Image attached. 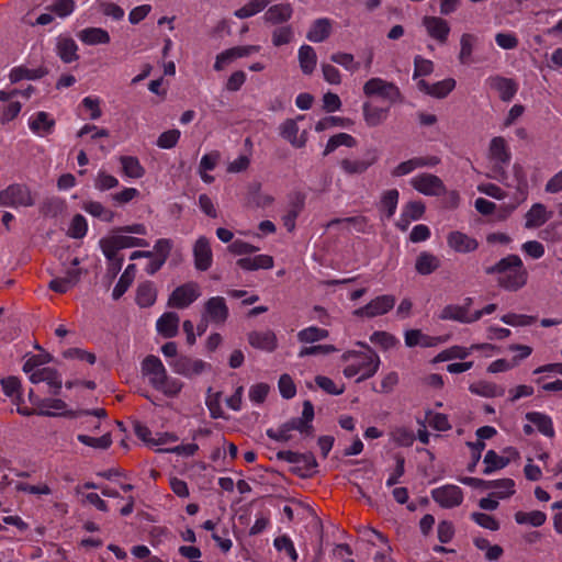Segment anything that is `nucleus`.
I'll list each match as a JSON object with an SVG mask.
<instances>
[{
  "label": "nucleus",
  "mask_w": 562,
  "mask_h": 562,
  "mask_svg": "<svg viewBox=\"0 0 562 562\" xmlns=\"http://www.w3.org/2000/svg\"><path fill=\"white\" fill-rule=\"evenodd\" d=\"M67 404L60 398H43L37 409V415L58 416L64 415Z\"/></svg>",
  "instance_id": "nucleus-46"
},
{
  "label": "nucleus",
  "mask_w": 562,
  "mask_h": 562,
  "mask_svg": "<svg viewBox=\"0 0 562 562\" xmlns=\"http://www.w3.org/2000/svg\"><path fill=\"white\" fill-rule=\"evenodd\" d=\"M357 145L356 138L347 133H338L334 136H331L325 146V149L323 151L324 156H327L335 151L340 146H346L348 148H352Z\"/></svg>",
  "instance_id": "nucleus-47"
},
{
  "label": "nucleus",
  "mask_w": 562,
  "mask_h": 562,
  "mask_svg": "<svg viewBox=\"0 0 562 562\" xmlns=\"http://www.w3.org/2000/svg\"><path fill=\"white\" fill-rule=\"evenodd\" d=\"M135 265H128L124 271V273L120 277L117 283L115 284L112 296L114 300H119L130 288L133 282V273L135 271Z\"/></svg>",
  "instance_id": "nucleus-54"
},
{
  "label": "nucleus",
  "mask_w": 562,
  "mask_h": 562,
  "mask_svg": "<svg viewBox=\"0 0 562 562\" xmlns=\"http://www.w3.org/2000/svg\"><path fill=\"white\" fill-rule=\"evenodd\" d=\"M85 419L81 425L91 432H97L101 428V419L106 417V412L103 408H97L93 411H86L82 413Z\"/></svg>",
  "instance_id": "nucleus-48"
},
{
  "label": "nucleus",
  "mask_w": 562,
  "mask_h": 562,
  "mask_svg": "<svg viewBox=\"0 0 562 562\" xmlns=\"http://www.w3.org/2000/svg\"><path fill=\"white\" fill-rule=\"evenodd\" d=\"M488 488L496 490L492 495L497 498H507L515 493V482L512 479H501L488 481Z\"/></svg>",
  "instance_id": "nucleus-51"
},
{
  "label": "nucleus",
  "mask_w": 562,
  "mask_h": 562,
  "mask_svg": "<svg viewBox=\"0 0 562 562\" xmlns=\"http://www.w3.org/2000/svg\"><path fill=\"white\" fill-rule=\"evenodd\" d=\"M439 318L441 321H454L462 324L473 323L472 314L468 313V306H461L458 304L446 305L441 310Z\"/></svg>",
  "instance_id": "nucleus-35"
},
{
  "label": "nucleus",
  "mask_w": 562,
  "mask_h": 562,
  "mask_svg": "<svg viewBox=\"0 0 562 562\" xmlns=\"http://www.w3.org/2000/svg\"><path fill=\"white\" fill-rule=\"evenodd\" d=\"M331 32V22L327 18H321L315 20L308 32L306 38L313 43H322L329 37Z\"/></svg>",
  "instance_id": "nucleus-37"
},
{
  "label": "nucleus",
  "mask_w": 562,
  "mask_h": 562,
  "mask_svg": "<svg viewBox=\"0 0 562 562\" xmlns=\"http://www.w3.org/2000/svg\"><path fill=\"white\" fill-rule=\"evenodd\" d=\"M487 159L492 165L490 177L503 181L506 177L505 168L512 160V151L504 137L495 136L490 140Z\"/></svg>",
  "instance_id": "nucleus-4"
},
{
  "label": "nucleus",
  "mask_w": 562,
  "mask_h": 562,
  "mask_svg": "<svg viewBox=\"0 0 562 562\" xmlns=\"http://www.w3.org/2000/svg\"><path fill=\"white\" fill-rule=\"evenodd\" d=\"M423 26L427 35L436 41L439 45H445L448 42L451 27L447 20L439 16L426 15L423 18Z\"/></svg>",
  "instance_id": "nucleus-15"
},
{
  "label": "nucleus",
  "mask_w": 562,
  "mask_h": 562,
  "mask_svg": "<svg viewBox=\"0 0 562 562\" xmlns=\"http://www.w3.org/2000/svg\"><path fill=\"white\" fill-rule=\"evenodd\" d=\"M405 345L409 348L420 347H435L441 344L443 340L440 337H434L423 334L419 329H409L404 335Z\"/></svg>",
  "instance_id": "nucleus-32"
},
{
  "label": "nucleus",
  "mask_w": 562,
  "mask_h": 562,
  "mask_svg": "<svg viewBox=\"0 0 562 562\" xmlns=\"http://www.w3.org/2000/svg\"><path fill=\"white\" fill-rule=\"evenodd\" d=\"M236 265L245 271H256L259 269H271L273 268V258L269 255H257L254 257H243L236 261Z\"/></svg>",
  "instance_id": "nucleus-31"
},
{
  "label": "nucleus",
  "mask_w": 562,
  "mask_h": 562,
  "mask_svg": "<svg viewBox=\"0 0 562 562\" xmlns=\"http://www.w3.org/2000/svg\"><path fill=\"white\" fill-rule=\"evenodd\" d=\"M78 45L75 40L66 34L56 37L55 52L65 64H71L79 59Z\"/></svg>",
  "instance_id": "nucleus-22"
},
{
  "label": "nucleus",
  "mask_w": 562,
  "mask_h": 562,
  "mask_svg": "<svg viewBox=\"0 0 562 562\" xmlns=\"http://www.w3.org/2000/svg\"><path fill=\"white\" fill-rule=\"evenodd\" d=\"M486 82L490 88L495 90L499 98L505 102L510 101L518 90V86L513 79L501 76L490 77Z\"/></svg>",
  "instance_id": "nucleus-24"
},
{
  "label": "nucleus",
  "mask_w": 562,
  "mask_h": 562,
  "mask_svg": "<svg viewBox=\"0 0 562 562\" xmlns=\"http://www.w3.org/2000/svg\"><path fill=\"white\" fill-rule=\"evenodd\" d=\"M157 300V289L150 281L143 282L138 285L136 292V303L140 307H149Z\"/></svg>",
  "instance_id": "nucleus-40"
},
{
  "label": "nucleus",
  "mask_w": 562,
  "mask_h": 562,
  "mask_svg": "<svg viewBox=\"0 0 562 562\" xmlns=\"http://www.w3.org/2000/svg\"><path fill=\"white\" fill-rule=\"evenodd\" d=\"M82 210L93 217H97L103 222L111 223L115 217V213L105 207L101 202L98 201H85L82 203Z\"/></svg>",
  "instance_id": "nucleus-41"
},
{
  "label": "nucleus",
  "mask_w": 562,
  "mask_h": 562,
  "mask_svg": "<svg viewBox=\"0 0 562 562\" xmlns=\"http://www.w3.org/2000/svg\"><path fill=\"white\" fill-rule=\"evenodd\" d=\"M78 441L83 443L85 446L91 447L93 449L105 450L112 445L111 434L108 431L99 438H94L88 435L80 434L77 436Z\"/></svg>",
  "instance_id": "nucleus-56"
},
{
  "label": "nucleus",
  "mask_w": 562,
  "mask_h": 562,
  "mask_svg": "<svg viewBox=\"0 0 562 562\" xmlns=\"http://www.w3.org/2000/svg\"><path fill=\"white\" fill-rule=\"evenodd\" d=\"M336 224L345 225L348 231H355L357 233H366L369 227L368 221L364 216L335 218L328 223V227Z\"/></svg>",
  "instance_id": "nucleus-49"
},
{
  "label": "nucleus",
  "mask_w": 562,
  "mask_h": 562,
  "mask_svg": "<svg viewBox=\"0 0 562 562\" xmlns=\"http://www.w3.org/2000/svg\"><path fill=\"white\" fill-rule=\"evenodd\" d=\"M119 160L122 171L127 178L139 179L145 175V168L140 165L137 157L121 156Z\"/></svg>",
  "instance_id": "nucleus-44"
},
{
  "label": "nucleus",
  "mask_w": 562,
  "mask_h": 562,
  "mask_svg": "<svg viewBox=\"0 0 562 562\" xmlns=\"http://www.w3.org/2000/svg\"><path fill=\"white\" fill-rule=\"evenodd\" d=\"M79 41L85 45H106L111 37L106 30L102 27H86L77 34Z\"/></svg>",
  "instance_id": "nucleus-29"
},
{
  "label": "nucleus",
  "mask_w": 562,
  "mask_h": 562,
  "mask_svg": "<svg viewBox=\"0 0 562 562\" xmlns=\"http://www.w3.org/2000/svg\"><path fill=\"white\" fill-rule=\"evenodd\" d=\"M299 126L294 120H286L280 127L281 136L295 147H302L304 142H297Z\"/></svg>",
  "instance_id": "nucleus-61"
},
{
  "label": "nucleus",
  "mask_w": 562,
  "mask_h": 562,
  "mask_svg": "<svg viewBox=\"0 0 562 562\" xmlns=\"http://www.w3.org/2000/svg\"><path fill=\"white\" fill-rule=\"evenodd\" d=\"M370 341L381 347L383 350L392 349L398 344L397 338L386 331H374L370 336Z\"/></svg>",
  "instance_id": "nucleus-63"
},
{
  "label": "nucleus",
  "mask_w": 562,
  "mask_h": 562,
  "mask_svg": "<svg viewBox=\"0 0 562 562\" xmlns=\"http://www.w3.org/2000/svg\"><path fill=\"white\" fill-rule=\"evenodd\" d=\"M479 42L476 35L472 33H463L460 37V52L458 59L462 65H470L473 63V52Z\"/></svg>",
  "instance_id": "nucleus-39"
},
{
  "label": "nucleus",
  "mask_w": 562,
  "mask_h": 562,
  "mask_svg": "<svg viewBox=\"0 0 562 562\" xmlns=\"http://www.w3.org/2000/svg\"><path fill=\"white\" fill-rule=\"evenodd\" d=\"M34 204V198L30 189L20 183H14L0 191V206L27 207Z\"/></svg>",
  "instance_id": "nucleus-6"
},
{
  "label": "nucleus",
  "mask_w": 562,
  "mask_h": 562,
  "mask_svg": "<svg viewBox=\"0 0 562 562\" xmlns=\"http://www.w3.org/2000/svg\"><path fill=\"white\" fill-rule=\"evenodd\" d=\"M469 391L477 396L492 398L505 394V387L488 381H477L469 386Z\"/></svg>",
  "instance_id": "nucleus-38"
},
{
  "label": "nucleus",
  "mask_w": 562,
  "mask_h": 562,
  "mask_svg": "<svg viewBox=\"0 0 562 562\" xmlns=\"http://www.w3.org/2000/svg\"><path fill=\"white\" fill-rule=\"evenodd\" d=\"M80 261L78 258H74L71 267L67 269L64 277L54 278L49 282V289L57 293H66L72 289L81 278V269L78 268Z\"/></svg>",
  "instance_id": "nucleus-17"
},
{
  "label": "nucleus",
  "mask_w": 562,
  "mask_h": 562,
  "mask_svg": "<svg viewBox=\"0 0 562 562\" xmlns=\"http://www.w3.org/2000/svg\"><path fill=\"white\" fill-rule=\"evenodd\" d=\"M378 161L375 150H368L366 157H346L339 161L341 171L347 176H359L364 173L372 165Z\"/></svg>",
  "instance_id": "nucleus-12"
},
{
  "label": "nucleus",
  "mask_w": 562,
  "mask_h": 562,
  "mask_svg": "<svg viewBox=\"0 0 562 562\" xmlns=\"http://www.w3.org/2000/svg\"><path fill=\"white\" fill-rule=\"evenodd\" d=\"M487 274H496L497 283L507 291L516 292L526 285L528 271L517 255H508L494 266L486 268Z\"/></svg>",
  "instance_id": "nucleus-2"
},
{
  "label": "nucleus",
  "mask_w": 562,
  "mask_h": 562,
  "mask_svg": "<svg viewBox=\"0 0 562 562\" xmlns=\"http://www.w3.org/2000/svg\"><path fill=\"white\" fill-rule=\"evenodd\" d=\"M168 364L176 374L182 375L187 379H192L212 369V366L209 362L184 355L169 360Z\"/></svg>",
  "instance_id": "nucleus-7"
},
{
  "label": "nucleus",
  "mask_w": 562,
  "mask_h": 562,
  "mask_svg": "<svg viewBox=\"0 0 562 562\" xmlns=\"http://www.w3.org/2000/svg\"><path fill=\"white\" fill-rule=\"evenodd\" d=\"M269 3L270 0H249L246 4L236 10L234 14L238 19H247L263 11Z\"/></svg>",
  "instance_id": "nucleus-52"
},
{
  "label": "nucleus",
  "mask_w": 562,
  "mask_h": 562,
  "mask_svg": "<svg viewBox=\"0 0 562 562\" xmlns=\"http://www.w3.org/2000/svg\"><path fill=\"white\" fill-rule=\"evenodd\" d=\"M553 213L548 211L544 204L535 203L525 214V228H538L549 221Z\"/></svg>",
  "instance_id": "nucleus-25"
},
{
  "label": "nucleus",
  "mask_w": 562,
  "mask_h": 562,
  "mask_svg": "<svg viewBox=\"0 0 562 562\" xmlns=\"http://www.w3.org/2000/svg\"><path fill=\"white\" fill-rule=\"evenodd\" d=\"M363 350H348L342 353L345 362L342 373L346 378H356V382H362L372 378L379 370L381 360L379 355L367 344L357 342Z\"/></svg>",
  "instance_id": "nucleus-1"
},
{
  "label": "nucleus",
  "mask_w": 562,
  "mask_h": 562,
  "mask_svg": "<svg viewBox=\"0 0 562 562\" xmlns=\"http://www.w3.org/2000/svg\"><path fill=\"white\" fill-rule=\"evenodd\" d=\"M515 520L519 525H531L533 527H540L546 522L547 515L540 510H532L529 513L517 512L515 514Z\"/></svg>",
  "instance_id": "nucleus-53"
},
{
  "label": "nucleus",
  "mask_w": 562,
  "mask_h": 562,
  "mask_svg": "<svg viewBox=\"0 0 562 562\" xmlns=\"http://www.w3.org/2000/svg\"><path fill=\"white\" fill-rule=\"evenodd\" d=\"M114 245L117 247L119 250L125 249V248H133V247H147L148 243L147 240L138 237H132L126 235H112L110 236Z\"/></svg>",
  "instance_id": "nucleus-59"
},
{
  "label": "nucleus",
  "mask_w": 562,
  "mask_h": 562,
  "mask_svg": "<svg viewBox=\"0 0 562 562\" xmlns=\"http://www.w3.org/2000/svg\"><path fill=\"white\" fill-rule=\"evenodd\" d=\"M48 11L55 13L60 19L70 16L76 10L75 0H56L54 3L46 8Z\"/></svg>",
  "instance_id": "nucleus-60"
},
{
  "label": "nucleus",
  "mask_w": 562,
  "mask_h": 562,
  "mask_svg": "<svg viewBox=\"0 0 562 562\" xmlns=\"http://www.w3.org/2000/svg\"><path fill=\"white\" fill-rule=\"evenodd\" d=\"M438 162L437 158H422V157H415L412 159H408L406 161H403L398 164L393 170L392 176L393 177H403L406 176L417 168H422L425 166H434Z\"/></svg>",
  "instance_id": "nucleus-36"
},
{
  "label": "nucleus",
  "mask_w": 562,
  "mask_h": 562,
  "mask_svg": "<svg viewBox=\"0 0 562 562\" xmlns=\"http://www.w3.org/2000/svg\"><path fill=\"white\" fill-rule=\"evenodd\" d=\"M411 186L425 195H440L446 192L442 180L431 173H420L411 179Z\"/></svg>",
  "instance_id": "nucleus-13"
},
{
  "label": "nucleus",
  "mask_w": 562,
  "mask_h": 562,
  "mask_svg": "<svg viewBox=\"0 0 562 562\" xmlns=\"http://www.w3.org/2000/svg\"><path fill=\"white\" fill-rule=\"evenodd\" d=\"M494 346L491 344H474L470 347L452 346L440 351L434 359V362H443L452 359L463 360L469 357L473 350H492Z\"/></svg>",
  "instance_id": "nucleus-19"
},
{
  "label": "nucleus",
  "mask_w": 562,
  "mask_h": 562,
  "mask_svg": "<svg viewBox=\"0 0 562 562\" xmlns=\"http://www.w3.org/2000/svg\"><path fill=\"white\" fill-rule=\"evenodd\" d=\"M44 75L41 69H29L26 67H14L10 70L9 79L12 83H16L23 79L34 80L42 78Z\"/></svg>",
  "instance_id": "nucleus-55"
},
{
  "label": "nucleus",
  "mask_w": 562,
  "mask_h": 562,
  "mask_svg": "<svg viewBox=\"0 0 562 562\" xmlns=\"http://www.w3.org/2000/svg\"><path fill=\"white\" fill-rule=\"evenodd\" d=\"M396 299L394 295L384 294L374 297L368 304L353 311V315L361 318H374L385 315L395 305Z\"/></svg>",
  "instance_id": "nucleus-9"
},
{
  "label": "nucleus",
  "mask_w": 562,
  "mask_h": 562,
  "mask_svg": "<svg viewBox=\"0 0 562 562\" xmlns=\"http://www.w3.org/2000/svg\"><path fill=\"white\" fill-rule=\"evenodd\" d=\"M273 546L279 552H285L292 562L297 561V552L294 548L292 539L289 536L282 535L277 537L273 541Z\"/></svg>",
  "instance_id": "nucleus-62"
},
{
  "label": "nucleus",
  "mask_w": 562,
  "mask_h": 562,
  "mask_svg": "<svg viewBox=\"0 0 562 562\" xmlns=\"http://www.w3.org/2000/svg\"><path fill=\"white\" fill-rule=\"evenodd\" d=\"M363 93L367 97H380L390 103L402 100L398 87L379 77L371 78L363 85Z\"/></svg>",
  "instance_id": "nucleus-5"
},
{
  "label": "nucleus",
  "mask_w": 562,
  "mask_h": 562,
  "mask_svg": "<svg viewBox=\"0 0 562 562\" xmlns=\"http://www.w3.org/2000/svg\"><path fill=\"white\" fill-rule=\"evenodd\" d=\"M328 331L324 328L310 326L297 333V339L301 342L311 344L327 338Z\"/></svg>",
  "instance_id": "nucleus-58"
},
{
  "label": "nucleus",
  "mask_w": 562,
  "mask_h": 562,
  "mask_svg": "<svg viewBox=\"0 0 562 562\" xmlns=\"http://www.w3.org/2000/svg\"><path fill=\"white\" fill-rule=\"evenodd\" d=\"M142 373L148 379L149 384L168 397L177 396L183 383L168 374L164 363L156 356H147L142 362Z\"/></svg>",
  "instance_id": "nucleus-3"
},
{
  "label": "nucleus",
  "mask_w": 562,
  "mask_h": 562,
  "mask_svg": "<svg viewBox=\"0 0 562 562\" xmlns=\"http://www.w3.org/2000/svg\"><path fill=\"white\" fill-rule=\"evenodd\" d=\"M525 418L536 426L538 431L548 438H553L555 436V430L553 426L552 418L541 412H528L525 415Z\"/></svg>",
  "instance_id": "nucleus-30"
},
{
  "label": "nucleus",
  "mask_w": 562,
  "mask_h": 562,
  "mask_svg": "<svg viewBox=\"0 0 562 562\" xmlns=\"http://www.w3.org/2000/svg\"><path fill=\"white\" fill-rule=\"evenodd\" d=\"M447 244L458 254L473 252L479 247V241L474 237H471L460 231L450 232L447 235Z\"/></svg>",
  "instance_id": "nucleus-21"
},
{
  "label": "nucleus",
  "mask_w": 562,
  "mask_h": 562,
  "mask_svg": "<svg viewBox=\"0 0 562 562\" xmlns=\"http://www.w3.org/2000/svg\"><path fill=\"white\" fill-rule=\"evenodd\" d=\"M474 546L485 553V559L488 561H497L504 553V550L498 544H491L485 538H475L473 540Z\"/></svg>",
  "instance_id": "nucleus-50"
},
{
  "label": "nucleus",
  "mask_w": 562,
  "mask_h": 562,
  "mask_svg": "<svg viewBox=\"0 0 562 562\" xmlns=\"http://www.w3.org/2000/svg\"><path fill=\"white\" fill-rule=\"evenodd\" d=\"M203 321L206 323L223 325L228 318V307L225 299L213 296L205 301L203 306Z\"/></svg>",
  "instance_id": "nucleus-11"
},
{
  "label": "nucleus",
  "mask_w": 562,
  "mask_h": 562,
  "mask_svg": "<svg viewBox=\"0 0 562 562\" xmlns=\"http://www.w3.org/2000/svg\"><path fill=\"white\" fill-rule=\"evenodd\" d=\"M3 393L12 400L15 405L23 403L21 381L16 376H8L1 380Z\"/></svg>",
  "instance_id": "nucleus-43"
},
{
  "label": "nucleus",
  "mask_w": 562,
  "mask_h": 562,
  "mask_svg": "<svg viewBox=\"0 0 562 562\" xmlns=\"http://www.w3.org/2000/svg\"><path fill=\"white\" fill-rule=\"evenodd\" d=\"M439 258L427 251L420 252L415 262L416 271L423 276L432 273L439 268Z\"/></svg>",
  "instance_id": "nucleus-42"
},
{
  "label": "nucleus",
  "mask_w": 562,
  "mask_h": 562,
  "mask_svg": "<svg viewBox=\"0 0 562 562\" xmlns=\"http://www.w3.org/2000/svg\"><path fill=\"white\" fill-rule=\"evenodd\" d=\"M513 175H514V179L516 181V184H515L516 192H517L516 198H515L516 201H515V203L506 204L502 207L505 212V215L503 216L504 218L507 215H509L512 212H514L520 203H522L524 201L527 200V196H528L529 186H528V180H527V175H526L525 168L519 164H515L513 166Z\"/></svg>",
  "instance_id": "nucleus-14"
},
{
  "label": "nucleus",
  "mask_w": 562,
  "mask_h": 562,
  "mask_svg": "<svg viewBox=\"0 0 562 562\" xmlns=\"http://www.w3.org/2000/svg\"><path fill=\"white\" fill-rule=\"evenodd\" d=\"M293 14V7L289 2L273 4L268 8L263 14V20L268 24L278 25L288 22Z\"/></svg>",
  "instance_id": "nucleus-26"
},
{
  "label": "nucleus",
  "mask_w": 562,
  "mask_h": 562,
  "mask_svg": "<svg viewBox=\"0 0 562 562\" xmlns=\"http://www.w3.org/2000/svg\"><path fill=\"white\" fill-rule=\"evenodd\" d=\"M400 193L396 189H390L382 194L381 210L385 212L387 218L392 217L396 211Z\"/></svg>",
  "instance_id": "nucleus-57"
},
{
  "label": "nucleus",
  "mask_w": 562,
  "mask_h": 562,
  "mask_svg": "<svg viewBox=\"0 0 562 562\" xmlns=\"http://www.w3.org/2000/svg\"><path fill=\"white\" fill-rule=\"evenodd\" d=\"M299 63L301 70L305 75H311L316 67L317 56L314 48L310 45H302L299 49Z\"/></svg>",
  "instance_id": "nucleus-45"
},
{
  "label": "nucleus",
  "mask_w": 562,
  "mask_h": 562,
  "mask_svg": "<svg viewBox=\"0 0 562 562\" xmlns=\"http://www.w3.org/2000/svg\"><path fill=\"white\" fill-rule=\"evenodd\" d=\"M505 452L508 454L507 457L498 456L494 450H488L483 460L485 464L483 473L491 474L496 470L504 469L509 464L512 459L519 458V452L515 448L509 447Z\"/></svg>",
  "instance_id": "nucleus-20"
},
{
  "label": "nucleus",
  "mask_w": 562,
  "mask_h": 562,
  "mask_svg": "<svg viewBox=\"0 0 562 562\" xmlns=\"http://www.w3.org/2000/svg\"><path fill=\"white\" fill-rule=\"evenodd\" d=\"M55 124L54 117L45 111H38L29 119V128L40 137L50 135L54 132Z\"/></svg>",
  "instance_id": "nucleus-23"
},
{
  "label": "nucleus",
  "mask_w": 562,
  "mask_h": 562,
  "mask_svg": "<svg viewBox=\"0 0 562 562\" xmlns=\"http://www.w3.org/2000/svg\"><path fill=\"white\" fill-rule=\"evenodd\" d=\"M363 119L368 126L375 127L381 125L389 117V108L374 105L370 102H364L362 105Z\"/></svg>",
  "instance_id": "nucleus-33"
},
{
  "label": "nucleus",
  "mask_w": 562,
  "mask_h": 562,
  "mask_svg": "<svg viewBox=\"0 0 562 562\" xmlns=\"http://www.w3.org/2000/svg\"><path fill=\"white\" fill-rule=\"evenodd\" d=\"M29 379L33 384L46 383L48 393L52 395H58L63 387L61 375L57 370L49 367L37 369L36 372H32Z\"/></svg>",
  "instance_id": "nucleus-18"
},
{
  "label": "nucleus",
  "mask_w": 562,
  "mask_h": 562,
  "mask_svg": "<svg viewBox=\"0 0 562 562\" xmlns=\"http://www.w3.org/2000/svg\"><path fill=\"white\" fill-rule=\"evenodd\" d=\"M181 132L179 130H168L158 136L156 145L162 149H171L178 144Z\"/></svg>",
  "instance_id": "nucleus-64"
},
{
  "label": "nucleus",
  "mask_w": 562,
  "mask_h": 562,
  "mask_svg": "<svg viewBox=\"0 0 562 562\" xmlns=\"http://www.w3.org/2000/svg\"><path fill=\"white\" fill-rule=\"evenodd\" d=\"M194 268L198 271H206L213 265V252L210 239L205 236H200L194 241L192 247Z\"/></svg>",
  "instance_id": "nucleus-16"
},
{
  "label": "nucleus",
  "mask_w": 562,
  "mask_h": 562,
  "mask_svg": "<svg viewBox=\"0 0 562 562\" xmlns=\"http://www.w3.org/2000/svg\"><path fill=\"white\" fill-rule=\"evenodd\" d=\"M425 212V205L420 201L408 202L402 211L397 226L405 231L413 221L419 220Z\"/></svg>",
  "instance_id": "nucleus-34"
},
{
  "label": "nucleus",
  "mask_w": 562,
  "mask_h": 562,
  "mask_svg": "<svg viewBox=\"0 0 562 562\" xmlns=\"http://www.w3.org/2000/svg\"><path fill=\"white\" fill-rule=\"evenodd\" d=\"M432 499L442 508H454L462 504L463 492L458 485L447 484L431 491Z\"/></svg>",
  "instance_id": "nucleus-10"
},
{
  "label": "nucleus",
  "mask_w": 562,
  "mask_h": 562,
  "mask_svg": "<svg viewBox=\"0 0 562 562\" xmlns=\"http://www.w3.org/2000/svg\"><path fill=\"white\" fill-rule=\"evenodd\" d=\"M200 296V285L194 281H190L177 286L169 295L167 304L169 307L183 310L189 307Z\"/></svg>",
  "instance_id": "nucleus-8"
},
{
  "label": "nucleus",
  "mask_w": 562,
  "mask_h": 562,
  "mask_svg": "<svg viewBox=\"0 0 562 562\" xmlns=\"http://www.w3.org/2000/svg\"><path fill=\"white\" fill-rule=\"evenodd\" d=\"M180 317L175 312L164 313L156 322L157 333L164 338H173L179 331Z\"/></svg>",
  "instance_id": "nucleus-27"
},
{
  "label": "nucleus",
  "mask_w": 562,
  "mask_h": 562,
  "mask_svg": "<svg viewBox=\"0 0 562 562\" xmlns=\"http://www.w3.org/2000/svg\"><path fill=\"white\" fill-rule=\"evenodd\" d=\"M250 346L265 351H273L277 348V337L272 330H259L248 334Z\"/></svg>",
  "instance_id": "nucleus-28"
}]
</instances>
